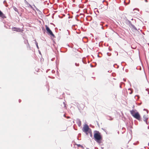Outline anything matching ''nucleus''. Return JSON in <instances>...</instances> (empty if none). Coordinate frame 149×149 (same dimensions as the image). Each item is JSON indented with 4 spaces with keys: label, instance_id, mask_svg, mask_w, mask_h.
Returning <instances> with one entry per match:
<instances>
[{
    "label": "nucleus",
    "instance_id": "1",
    "mask_svg": "<svg viewBox=\"0 0 149 149\" xmlns=\"http://www.w3.org/2000/svg\"><path fill=\"white\" fill-rule=\"evenodd\" d=\"M95 140L96 141L98 144L101 143L100 140L102 139V137L99 132L97 131L94 135Z\"/></svg>",
    "mask_w": 149,
    "mask_h": 149
},
{
    "label": "nucleus",
    "instance_id": "2",
    "mask_svg": "<svg viewBox=\"0 0 149 149\" xmlns=\"http://www.w3.org/2000/svg\"><path fill=\"white\" fill-rule=\"evenodd\" d=\"M131 114L135 118L140 120V116L139 113L136 111V110H132L130 111Z\"/></svg>",
    "mask_w": 149,
    "mask_h": 149
},
{
    "label": "nucleus",
    "instance_id": "3",
    "mask_svg": "<svg viewBox=\"0 0 149 149\" xmlns=\"http://www.w3.org/2000/svg\"><path fill=\"white\" fill-rule=\"evenodd\" d=\"M45 27L48 34L52 36L53 37H54V35L53 34L47 25H45Z\"/></svg>",
    "mask_w": 149,
    "mask_h": 149
},
{
    "label": "nucleus",
    "instance_id": "4",
    "mask_svg": "<svg viewBox=\"0 0 149 149\" xmlns=\"http://www.w3.org/2000/svg\"><path fill=\"white\" fill-rule=\"evenodd\" d=\"M89 128L87 124L84 125L82 128V131L83 132L86 133L88 131Z\"/></svg>",
    "mask_w": 149,
    "mask_h": 149
},
{
    "label": "nucleus",
    "instance_id": "5",
    "mask_svg": "<svg viewBox=\"0 0 149 149\" xmlns=\"http://www.w3.org/2000/svg\"><path fill=\"white\" fill-rule=\"evenodd\" d=\"M12 30L14 31H16L17 32L21 31V30L19 28H17L16 27L12 28Z\"/></svg>",
    "mask_w": 149,
    "mask_h": 149
},
{
    "label": "nucleus",
    "instance_id": "6",
    "mask_svg": "<svg viewBox=\"0 0 149 149\" xmlns=\"http://www.w3.org/2000/svg\"><path fill=\"white\" fill-rule=\"evenodd\" d=\"M148 119V116L147 115H144L143 116V120L146 124H147V120Z\"/></svg>",
    "mask_w": 149,
    "mask_h": 149
},
{
    "label": "nucleus",
    "instance_id": "7",
    "mask_svg": "<svg viewBox=\"0 0 149 149\" xmlns=\"http://www.w3.org/2000/svg\"><path fill=\"white\" fill-rule=\"evenodd\" d=\"M76 121L78 125V126L79 127L81 126V122L80 121V120L79 119H77Z\"/></svg>",
    "mask_w": 149,
    "mask_h": 149
},
{
    "label": "nucleus",
    "instance_id": "8",
    "mask_svg": "<svg viewBox=\"0 0 149 149\" xmlns=\"http://www.w3.org/2000/svg\"><path fill=\"white\" fill-rule=\"evenodd\" d=\"M0 17L2 18H6L5 15L2 13V12L0 10Z\"/></svg>",
    "mask_w": 149,
    "mask_h": 149
},
{
    "label": "nucleus",
    "instance_id": "9",
    "mask_svg": "<svg viewBox=\"0 0 149 149\" xmlns=\"http://www.w3.org/2000/svg\"><path fill=\"white\" fill-rule=\"evenodd\" d=\"M131 26H132L133 29H134L136 31H138L137 28L133 25L131 24Z\"/></svg>",
    "mask_w": 149,
    "mask_h": 149
},
{
    "label": "nucleus",
    "instance_id": "10",
    "mask_svg": "<svg viewBox=\"0 0 149 149\" xmlns=\"http://www.w3.org/2000/svg\"><path fill=\"white\" fill-rule=\"evenodd\" d=\"M25 43H26H26H27V47H29V48L30 49V46H29V43H28V40H26V41L25 42Z\"/></svg>",
    "mask_w": 149,
    "mask_h": 149
},
{
    "label": "nucleus",
    "instance_id": "11",
    "mask_svg": "<svg viewBox=\"0 0 149 149\" xmlns=\"http://www.w3.org/2000/svg\"><path fill=\"white\" fill-rule=\"evenodd\" d=\"M128 91H130V92L129 93L130 94H132L133 93V91L131 89V88H129L128 89Z\"/></svg>",
    "mask_w": 149,
    "mask_h": 149
},
{
    "label": "nucleus",
    "instance_id": "12",
    "mask_svg": "<svg viewBox=\"0 0 149 149\" xmlns=\"http://www.w3.org/2000/svg\"><path fill=\"white\" fill-rule=\"evenodd\" d=\"M35 43H36V47H37V48H38V49L39 48H38V43L36 41Z\"/></svg>",
    "mask_w": 149,
    "mask_h": 149
},
{
    "label": "nucleus",
    "instance_id": "13",
    "mask_svg": "<svg viewBox=\"0 0 149 149\" xmlns=\"http://www.w3.org/2000/svg\"><path fill=\"white\" fill-rule=\"evenodd\" d=\"M14 10H15V11L17 12L18 10H17V9L15 7V8H14Z\"/></svg>",
    "mask_w": 149,
    "mask_h": 149
},
{
    "label": "nucleus",
    "instance_id": "14",
    "mask_svg": "<svg viewBox=\"0 0 149 149\" xmlns=\"http://www.w3.org/2000/svg\"><path fill=\"white\" fill-rule=\"evenodd\" d=\"M75 65L77 66H79V64L77 63H75Z\"/></svg>",
    "mask_w": 149,
    "mask_h": 149
},
{
    "label": "nucleus",
    "instance_id": "15",
    "mask_svg": "<svg viewBox=\"0 0 149 149\" xmlns=\"http://www.w3.org/2000/svg\"><path fill=\"white\" fill-rule=\"evenodd\" d=\"M24 2H25V3L26 4H29V3H28V2L26 1V0H25L24 1Z\"/></svg>",
    "mask_w": 149,
    "mask_h": 149
},
{
    "label": "nucleus",
    "instance_id": "16",
    "mask_svg": "<svg viewBox=\"0 0 149 149\" xmlns=\"http://www.w3.org/2000/svg\"><path fill=\"white\" fill-rule=\"evenodd\" d=\"M28 5H29V6H30V7L32 8V7L31 6V5H30V4H28Z\"/></svg>",
    "mask_w": 149,
    "mask_h": 149
},
{
    "label": "nucleus",
    "instance_id": "17",
    "mask_svg": "<svg viewBox=\"0 0 149 149\" xmlns=\"http://www.w3.org/2000/svg\"><path fill=\"white\" fill-rule=\"evenodd\" d=\"M107 54L108 56H110L111 55V54L109 53H107Z\"/></svg>",
    "mask_w": 149,
    "mask_h": 149
},
{
    "label": "nucleus",
    "instance_id": "18",
    "mask_svg": "<svg viewBox=\"0 0 149 149\" xmlns=\"http://www.w3.org/2000/svg\"><path fill=\"white\" fill-rule=\"evenodd\" d=\"M63 104H64V107H65V103L63 102Z\"/></svg>",
    "mask_w": 149,
    "mask_h": 149
},
{
    "label": "nucleus",
    "instance_id": "19",
    "mask_svg": "<svg viewBox=\"0 0 149 149\" xmlns=\"http://www.w3.org/2000/svg\"><path fill=\"white\" fill-rule=\"evenodd\" d=\"M108 119L109 120H112V119H110V118H108Z\"/></svg>",
    "mask_w": 149,
    "mask_h": 149
},
{
    "label": "nucleus",
    "instance_id": "20",
    "mask_svg": "<svg viewBox=\"0 0 149 149\" xmlns=\"http://www.w3.org/2000/svg\"><path fill=\"white\" fill-rule=\"evenodd\" d=\"M21 101V100H19V102H20Z\"/></svg>",
    "mask_w": 149,
    "mask_h": 149
},
{
    "label": "nucleus",
    "instance_id": "21",
    "mask_svg": "<svg viewBox=\"0 0 149 149\" xmlns=\"http://www.w3.org/2000/svg\"><path fill=\"white\" fill-rule=\"evenodd\" d=\"M145 1L146 2H147L148 1H147V0H145Z\"/></svg>",
    "mask_w": 149,
    "mask_h": 149
},
{
    "label": "nucleus",
    "instance_id": "22",
    "mask_svg": "<svg viewBox=\"0 0 149 149\" xmlns=\"http://www.w3.org/2000/svg\"><path fill=\"white\" fill-rule=\"evenodd\" d=\"M123 80H124V81H125V80L124 79H123Z\"/></svg>",
    "mask_w": 149,
    "mask_h": 149
},
{
    "label": "nucleus",
    "instance_id": "23",
    "mask_svg": "<svg viewBox=\"0 0 149 149\" xmlns=\"http://www.w3.org/2000/svg\"><path fill=\"white\" fill-rule=\"evenodd\" d=\"M147 113H148V111L147 110Z\"/></svg>",
    "mask_w": 149,
    "mask_h": 149
}]
</instances>
